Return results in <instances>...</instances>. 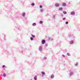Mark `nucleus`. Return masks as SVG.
Here are the masks:
<instances>
[{
  "label": "nucleus",
  "mask_w": 80,
  "mask_h": 80,
  "mask_svg": "<svg viewBox=\"0 0 80 80\" xmlns=\"http://www.w3.org/2000/svg\"><path fill=\"white\" fill-rule=\"evenodd\" d=\"M43 50V47H42V46H40L39 47V50L40 51V52H42V51Z\"/></svg>",
  "instance_id": "1"
},
{
  "label": "nucleus",
  "mask_w": 80,
  "mask_h": 80,
  "mask_svg": "<svg viewBox=\"0 0 80 80\" xmlns=\"http://www.w3.org/2000/svg\"><path fill=\"white\" fill-rule=\"evenodd\" d=\"M74 75L73 72L71 71L69 74V76L71 77V76H72V75Z\"/></svg>",
  "instance_id": "2"
},
{
  "label": "nucleus",
  "mask_w": 80,
  "mask_h": 80,
  "mask_svg": "<svg viewBox=\"0 0 80 80\" xmlns=\"http://www.w3.org/2000/svg\"><path fill=\"white\" fill-rule=\"evenodd\" d=\"M41 73L42 74V77H44V75H45V73L44 72L42 71L41 72Z\"/></svg>",
  "instance_id": "3"
},
{
  "label": "nucleus",
  "mask_w": 80,
  "mask_h": 80,
  "mask_svg": "<svg viewBox=\"0 0 80 80\" xmlns=\"http://www.w3.org/2000/svg\"><path fill=\"white\" fill-rule=\"evenodd\" d=\"M75 14V12L74 11H72L71 12V15H73Z\"/></svg>",
  "instance_id": "4"
},
{
  "label": "nucleus",
  "mask_w": 80,
  "mask_h": 80,
  "mask_svg": "<svg viewBox=\"0 0 80 80\" xmlns=\"http://www.w3.org/2000/svg\"><path fill=\"white\" fill-rule=\"evenodd\" d=\"M45 43V40L44 39H43L42 41V44H44Z\"/></svg>",
  "instance_id": "5"
},
{
  "label": "nucleus",
  "mask_w": 80,
  "mask_h": 80,
  "mask_svg": "<svg viewBox=\"0 0 80 80\" xmlns=\"http://www.w3.org/2000/svg\"><path fill=\"white\" fill-rule=\"evenodd\" d=\"M59 4L58 3H56L55 4V6L56 7H59Z\"/></svg>",
  "instance_id": "6"
},
{
  "label": "nucleus",
  "mask_w": 80,
  "mask_h": 80,
  "mask_svg": "<svg viewBox=\"0 0 80 80\" xmlns=\"http://www.w3.org/2000/svg\"><path fill=\"white\" fill-rule=\"evenodd\" d=\"M74 42L73 41H71L70 42V43L71 45H72V44H73Z\"/></svg>",
  "instance_id": "7"
},
{
  "label": "nucleus",
  "mask_w": 80,
  "mask_h": 80,
  "mask_svg": "<svg viewBox=\"0 0 80 80\" xmlns=\"http://www.w3.org/2000/svg\"><path fill=\"white\" fill-rule=\"evenodd\" d=\"M62 6L63 7H65V6H66V3H63L62 4Z\"/></svg>",
  "instance_id": "8"
},
{
  "label": "nucleus",
  "mask_w": 80,
  "mask_h": 80,
  "mask_svg": "<svg viewBox=\"0 0 80 80\" xmlns=\"http://www.w3.org/2000/svg\"><path fill=\"white\" fill-rule=\"evenodd\" d=\"M51 78H54V75L52 74L51 76Z\"/></svg>",
  "instance_id": "9"
},
{
  "label": "nucleus",
  "mask_w": 80,
  "mask_h": 80,
  "mask_svg": "<svg viewBox=\"0 0 80 80\" xmlns=\"http://www.w3.org/2000/svg\"><path fill=\"white\" fill-rule=\"evenodd\" d=\"M52 40V41H53V38H49V39H48V40Z\"/></svg>",
  "instance_id": "10"
},
{
  "label": "nucleus",
  "mask_w": 80,
  "mask_h": 80,
  "mask_svg": "<svg viewBox=\"0 0 80 80\" xmlns=\"http://www.w3.org/2000/svg\"><path fill=\"white\" fill-rule=\"evenodd\" d=\"M37 76H36L34 77V80H37Z\"/></svg>",
  "instance_id": "11"
},
{
  "label": "nucleus",
  "mask_w": 80,
  "mask_h": 80,
  "mask_svg": "<svg viewBox=\"0 0 80 80\" xmlns=\"http://www.w3.org/2000/svg\"><path fill=\"white\" fill-rule=\"evenodd\" d=\"M22 16H23V17H25V13L23 12V13L22 14Z\"/></svg>",
  "instance_id": "12"
},
{
  "label": "nucleus",
  "mask_w": 80,
  "mask_h": 80,
  "mask_svg": "<svg viewBox=\"0 0 80 80\" xmlns=\"http://www.w3.org/2000/svg\"><path fill=\"white\" fill-rule=\"evenodd\" d=\"M59 10H60V11H62V10H63V8H59Z\"/></svg>",
  "instance_id": "13"
},
{
  "label": "nucleus",
  "mask_w": 80,
  "mask_h": 80,
  "mask_svg": "<svg viewBox=\"0 0 80 80\" xmlns=\"http://www.w3.org/2000/svg\"><path fill=\"white\" fill-rule=\"evenodd\" d=\"M36 25H37V24L35 23H34L32 24V26H35Z\"/></svg>",
  "instance_id": "14"
},
{
  "label": "nucleus",
  "mask_w": 80,
  "mask_h": 80,
  "mask_svg": "<svg viewBox=\"0 0 80 80\" xmlns=\"http://www.w3.org/2000/svg\"><path fill=\"white\" fill-rule=\"evenodd\" d=\"M3 77H6V74H5V73H3Z\"/></svg>",
  "instance_id": "15"
},
{
  "label": "nucleus",
  "mask_w": 80,
  "mask_h": 80,
  "mask_svg": "<svg viewBox=\"0 0 80 80\" xmlns=\"http://www.w3.org/2000/svg\"><path fill=\"white\" fill-rule=\"evenodd\" d=\"M31 35L33 38H35V36L33 35V34H31Z\"/></svg>",
  "instance_id": "16"
},
{
  "label": "nucleus",
  "mask_w": 80,
  "mask_h": 80,
  "mask_svg": "<svg viewBox=\"0 0 80 80\" xmlns=\"http://www.w3.org/2000/svg\"><path fill=\"white\" fill-rule=\"evenodd\" d=\"M39 23L40 24H42V23H43V21H41L39 22Z\"/></svg>",
  "instance_id": "17"
},
{
  "label": "nucleus",
  "mask_w": 80,
  "mask_h": 80,
  "mask_svg": "<svg viewBox=\"0 0 80 80\" xmlns=\"http://www.w3.org/2000/svg\"><path fill=\"white\" fill-rule=\"evenodd\" d=\"M31 5L32 6H34L35 5V3H32L31 4Z\"/></svg>",
  "instance_id": "18"
},
{
  "label": "nucleus",
  "mask_w": 80,
  "mask_h": 80,
  "mask_svg": "<svg viewBox=\"0 0 80 80\" xmlns=\"http://www.w3.org/2000/svg\"><path fill=\"white\" fill-rule=\"evenodd\" d=\"M67 55H68V56H71V55H70L69 53H67Z\"/></svg>",
  "instance_id": "19"
},
{
  "label": "nucleus",
  "mask_w": 80,
  "mask_h": 80,
  "mask_svg": "<svg viewBox=\"0 0 80 80\" xmlns=\"http://www.w3.org/2000/svg\"><path fill=\"white\" fill-rule=\"evenodd\" d=\"M43 9H40V12H43Z\"/></svg>",
  "instance_id": "20"
},
{
  "label": "nucleus",
  "mask_w": 80,
  "mask_h": 80,
  "mask_svg": "<svg viewBox=\"0 0 80 80\" xmlns=\"http://www.w3.org/2000/svg\"><path fill=\"white\" fill-rule=\"evenodd\" d=\"M63 13H64V14H67V12L66 11H63Z\"/></svg>",
  "instance_id": "21"
},
{
  "label": "nucleus",
  "mask_w": 80,
  "mask_h": 80,
  "mask_svg": "<svg viewBox=\"0 0 80 80\" xmlns=\"http://www.w3.org/2000/svg\"><path fill=\"white\" fill-rule=\"evenodd\" d=\"M22 54H24V53H25V51H23L22 52Z\"/></svg>",
  "instance_id": "22"
},
{
  "label": "nucleus",
  "mask_w": 80,
  "mask_h": 80,
  "mask_svg": "<svg viewBox=\"0 0 80 80\" xmlns=\"http://www.w3.org/2000/svg\"><path fill=\"white\" fill-rule=\"evenodd\" d=\"M75 66H77L78 65V63L77 62L76 64H74Z\"/></svg>",
  "instance_id": "23"
},
{
  "label": "nucleus",
  "mask_w": 80,
  "mask_h": 80,
  "mask_svg": "<svg viewBox=\"0 0 80 80\" xmlns=\"http://www.w3.org/2000/svg\"><path fill=\"white\" fill-rule=\"evenodd\" d=\"M30 40H33V38L31 37L30 38Z\"/></svg>",
  "instance_id": "24"
},
{
  "label": "nucleus",
  "mask_w": 80,
  "mask_h": 80,
  "mask_svg": "<svg viewBox=\"0 0 80 80\" xmlns=\"http://www.w3.org/2000/svg\"><path fill=\"white\" fill-rule=\"evenodd\" d=\"M44 60H47V58H46V57H44Z\"/></svg>",
  "instance_id": "25"
},
{
  "label": "nucleus",
  "mask_w": 80,
  "mask_h": 80,
  "mask_svg": "<svg viewBox=\"0 0 80 80\" xmlns=\"http://www.w3.org/2000/svg\"><path fill=\"white\" fill-rule=\"evenodd\" d=\"M39 7H40V8H42V6L40 5V6H39Z\"/></svg>",
  "instance_id": "26"
},
{
  "label": "nucleus",
  "mask_w": 80,
  "mask_h": 80,
  "mask_svg": "<svg viewBox=\"0 0 80 80\" xmlns=\"http://www.w3.org/2000/svg\"><path fill=\"white\" fill-rule=\"evenodd\" d=\"M65 19H66V18H62V20H65Z\"/></svg>",
  "instance_id": "27"
},
{
  "label": "nucleus",
  "mask_w": 80,
  "mask_h": 80,
  "mask_svg": "<svg viewBox=\"0 0 80 80\" xmlns=\"http://www.w3.org/2000/svg\"><path fill=\"white\" fill-rule=\"evenodd\" d=\"M2 68H4V67H5V65H3L2 66Z\"/></svg>",
  "instance_id": "28"
},
{
  "label": "nucleus",
  "mask_w": 80,
  "mask_h": 80,
  "mask_svg": "<svg viewBox=\"0 0 80 80\" xmlns=\"http://www.w3.org/2000/svg\"><path fill=\"white\" fill-rule=\"evenodd\" d=\"M65 23H66V24H68V22H65Z\"/></svg>",
  "instance_id": "29"
},
{
  "label": "nucleus",
  "mask_w": 80,
  "mask_h": 80,
  "mask_svg": "<svg viewBox=\"0 0 80 80\" xmlns=\"http://www.w3.org/2000/svg\"><path fill=\"white\" fill-rule=\"evenodd\" d=\"M62 56L63 57H65V56L63 54L62 55Z\"/></svg>",
  "instance_id": "30"
},
{
  "label": "nucleus",
  "mask_w": 80,
  "mask_h": 80,
  "mask_svg": "<svg viewBox=\"0 0 80 80\" xmlns=\"http://www.w3.org/2000/svg\"><path fill=\"white\" fill-rule=\"evenodd\" d=\"M46 47H47V46H48V45L47 44H46Z\"/></svg>",
  "instance_id": "31"
},
{
  "label": "nucleus",
  "mask_w": 80,
  "mask_h": 80,
  "mask_svg": "<svg viewBox=\"0 0 80 80\" xmlns=\"http://www.w3.org/2000/svg\"><path fill=\"white\" fill-rule=\"evenodd\" d=\"M55 15H53V17H54V18H55Z\"/></svg>",
  "instance_id": "32"
},
{
  "label": "nucleus",
  "mask_w": 80,
  "mask_h": 80,
  "mask_svg": "<svg viewBox=\"0 0 80 80\" xmlns=\"http://www.w3.org/2000/svg\"><path fill=\"white\" fill-rule=\"evenodd\" d=\"M61 16H62V17H63V14H61Z\"/></svg>",
  "instance_id": "33"
},
{
  "label": "nucleus",
  "mask_w": 80,
  "mask_h": 80,
  "mask_svg": "<svg viewBox=\"0 0 80 80\" xmlns=\"http://www.w3.org/2000/svg\"><path fill=\"white\" fill-rule=\"evenodd\" d=\"M6 53H8V52H7V51H6Z\"/></svg>",
  "instance_id": "34"
},
{
  "label": "nucleus",
  "mask_w": 80,
  "mask_h": 80,
  "mask_svg": "<svg viewBox=\"0 0 80 80\" xmlns=\"http://www.w3.org/2000/svg\"><path fill=\"white\" fill-rule=\"evenodd\" d=\"M69 3L70 4V2H69Z\"/></svg>",
  "instance_id": "35"
},
{
  "label": "nucleus",
  "mask_w": 80,
  "mask_h": 80,
  "mask_svg": "<svg viewBox=\"0 0 80 80\" xmlns=\"http://www.w3.org/2000/svg\"><path fill=\"white\" fill-rule=\"evenodd\" d=\"M57 46H58V45Z\"/></svg>",
  "instance_id": "36"
}]
</instances>
